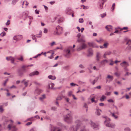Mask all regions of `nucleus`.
Instances as JSON below:
<instances>
[{
    "mask_svg": "<svg viewBox=\"0 0 131 131\" xmlns=\"http://www.w3.org/2000/svg\"><path fill=\"white\" fill-rule=\"evenodd\" d=\"M75 123L77 124L71 127L70 129V131H77L79 128L81 124V121L79 120H78L76 121Z\"/></svg>",
    "mask_w": 131,
    "mask_h": 131,
    "instance_id": "f257e3e1",
    "label": "nucleus"
},
{
    "mask_svg": "<svg viewBox=\"0 0 131 131\" xmlns=\"http://www.w3.org/2000/svg\"><path fill=\"white\" fill-rule=\"evenodd\" d=\"M64 121L68 123H70L72 121V116L71 113L67 114L64 116Z\"/></svg>",
    "mask_w": 131,
    "mask_h": 131,
    "instance_id": "f03ea898",
    "label": "nucleus"
},
{
    "mask_svg": "<svg viewBox=\"0 0 131 131\" xmlns=\"http://www.w3.org/2000/svg\"><path fill=\"white\" fill-rule=\"evenodd\" d=\"M104 117L106 118V120L104 122V124L106 126L112 128H114L115 127V125L114 124L109 122L110 121V119L109 118H107L106 117Z\"/></svg>",
    "mask_w": 131,
    "mask_h": 131,
    "instance_id": "7ed1b4c3",
    "label": "nucleus"
},
{
    "mask_svg": "<svg viewBox=\"0 0 131 131\" xmlns=\"http://www.w3.org/2000/svg\"><path fill=\"white\" fill-rule=\"evenodd\" d=\"M74 51V49L72 47H69L65 50V56L67 58L69 57L71 55V52H73Z\"/></svg>",
    "mask_w": 131,
    "mask_h": 131,
    "instance_id": "20e7f679",
    "label": "nucleus"
},
{
    "mask_svg": "<svg viewBox=\"0 0 131 131\" xmlns=\"http://www.w3.org/2000/svg\"><path fill=\"white\" fill-rule=\"evenodd\" d=\"M62 30L63 28L62 27L58 26L56 27V30L53 34L55 35H59L62 33Z\"/></svg>",
    "mask_w": 131,
    "mask_h": 131,
    "instance_id": "39448f33",
    "label": "nucleus"
},
{
    "mask_svg": "<svg viewBox=\"0 0 131 131\" xmlns=\"http://www.w3.org/2000/svg\"><path fill=\"white\" fill-rule=\"evenodd\" d=\"M8 128L9 130L11 129L12 131H17V130L16 126L12 124H9L8 125Z\"/></svg>",
    "mask_w": 131,
    "mask_h": 131,
    "instance_id": "423d86ee",
    "label": "nucleus"
},
{
    "mask_svg": "<svg viewBox=\"0 0 131 131\" xmlns=\"http://www.w3.org/2000/svg\"><path fill=\"white\" fill-rule=\"evenodd\" d=\"M78 41L79 42L82 43V45L81 47L82 49H84L86 47V45L84 43L85 42V40L82 39H79L78 40Z\"/></svg>",
    "mask_w": 131,
    "mask_h": 131,
    "instance_id": "0eeeda50",
    "label": "nucleus"
},
{
    "mask_svg": "<svg viewBox=\"0 0 131 131\" xmlns=\"http://www.w3.org/2000/svg\"><path fill=\"white\" fill-rule=\"evenodd\" d=\"M46 54H51V56H48V57L49 58L51 59L53 58V55L54 53L52 51H50L47 52H45L43 53V54L45 55V56L46 57L47 55Z\"/></svg>",
    "mask_w": 131,
    "mask_h": 131,
    "instance_id": "6e6552de",
    "label": "nucleus"
},
{
    "mask_svg": "<svg viewBox=\"0 0 131 131\" xmlns=\"http://www.w3.org/2000/svg\"><path fill=\"white\" fill-rule=\"evenodd\" d=\"M120 65L122 67H124L125 68H126L129 66L128 63L125 61H124L120 64Z\"/></svg>",
    "mask_w": 131,
    "mask_h": 131,
    "instance_id": "1a4fd4ad",
    "label": "nucleus"
},
{
    "mask_svg": "<svg viewBox=\"0 0 131 131\" xmlns=\"http://www.w3.org/2000/svg\"><path fill=\"white\" fill-rule=\"evenodd\" d=\"M89 123L91 124V127L93 129L97 128L98 126L96 125L92 121H89Z\"/></svg>",
    "mask_w": 131,
    "mask_h": 131,
    "instance_id": "9d476101",
    "label": "nucleus"
},
{
    "mask_svg": "<svg viewBox=\"0 0 131 131\" xmlns=\"http://www.w3.org/2000/svg\"><path fill=\"white\" fill-rule=\"evenodd\" d=\"M73 10L70 8H67L66 10V13L70 15L71 13H73Z\"/></svg>",
    "mask_w": 131,
    "mask_h": 131,
    "instance_id": "9b49d317",
    "label": "nucleus"
},
{
    "mask_svg": "<svg viewBox=\"0 0 131 131\" xmlns=\"http://www.w3.org/2000/svg\"><path fill=\"white\" fill-rule=\"evenodd\" d=\"M6 59L8 61H11V62L13 63H14V61L15 60L14 58L12 57H6Z\"/></svg>",
    "mask_w": 131,
    "mask_h": 131,
    "instance_id": "f8f14e48",
    "label": "nucleus"
},
{
    "mask_svg": "<svg viewBox=\"0 0 131 131\" xmlns=\"http://www.w3.org/2000/svg\"><path fill=\"white\" fill-rule=\"evenodd\" d=\"M50 131H61V129L57 127H54L51 129Z\"/></svg>",
    "mask_w": 131,
    "mask_h": 131,
    "instance_id": "ddd939ff",
    "label": "nucleus"
},
{
    "mask_svg": "<svg viewBox=\"0 0 131 131\" xmlns=\"http://www.w3.org/2000/svg\"><path fill=\"white\" fill-rule=\"evenodd\" d=\"M22 38V36L21 35L15 36L13 37L14 40H15L16 41Z\"/></svg>",
    "mask_w": 131,
    "mask_h": 131,
    "instance_id": "4468645a",
    "label": "nucleus"
},
{
    "mask_svg": "<svg viewBox=\"0 0 131 131\" xmlns=\"http://www.w3.org/2000/svg\"><path fill=\"white\" fill-rule=\"evenodd\" d=\"M29 82V80H27V81H26V80L24 79L22 81L21 83H23L25 85V86L26 87L28 85V83Z\"/></svg>",
    "mask_w": 131,
    "mask_h": 131,
    "instance_id": "2eb2a0df",
    "label": "nucleus"
},
{
    "mask_svg": "<svg viewBox=\"0 0 131 131\" xmlns=\"http://www.w3.org/2000/svg\"><path fill=\"white\" fill-rule=\"evenodd\" d=\"M39 74V72L37 71H36L29 74L30 76H32L35 75H37Z\"/></svg>",
    "mask_w": 131,
    "mask_h": 131,
    "instance_id": "dca6fc26",
    "label": "nucleus"
},
{
    "mask_svg": "<svg viewBox=\"0 0 131 131\" xmlns=\"http://www.w3.org/2000/svg\"><path fill=\"white\" fill-rule=\"evenodd\" d=\"M93 51L91 49H89L88 51V56H90L92 55Z\"/></svg>",
    "mask_w": 131,
    "mask_h": 131,
    "instance_id": "f3484780",
    "label": "nucleus"
},
{
    "mask_svg": "<svg viewBox=\"0 0 131 131\" xmlns=\"http://www.w3.org/2000/svg\"><path fill=\"white\" fill-rule=\"evenodd\" d=\"M106 28L108 31H111L112 30V27L111 25H108L105 27Z\"/></svg>",
    "mask_w": 131,
    "mask_h": 131,
    "instance_id": "a211bd4d",
    "label": "nucleus"
},
{
    "mask_svg": "<svg viewBox=\"0 0 131 131\" xmlns=\"http://www.w3.org/2000/svg\"><path fill=\"white\" fill-rule=\"evenodd\" d=\"M41 91L39 89H37L35 91V94L36 95H38L41 93Z\"/></svg>",
    "mask_w": 131,
    "mask_h": 131,
    "instance_id": "6ab92c4d",
    "label": "nucleus"
},
{
    "mask_svg": "<svg viewBox=\"0 0 131 131\" xmlns=\"http://www.w3.org/2000/svg\"><path fill=\"white\" fill-rule=\"evenodd\" d=\"M46 98V95L45 94H43L39 98V99L41 101H43Z\"/></svg>",
    "mask_w": 131,
    "mask_h": 131,
    "instance_id": "aec40b11",
    "label": "nucleus"
},
{
    "mask_svg": "<svg viewBox=\"0 0 131 131\" xmlns=\"http://www.w3.org/2000/svg\"><path fill=\"white\" fill-rule=\"evenodd\" d=\"M112 54V53L110 51H108L106 52L104 54L103 57L104 58H105L106 57V55H109Z\"/></svg>",
    "mask_w": 131,
    "mask_h": 131,
    "instance_id": "412c9836",
    "label": "nucleus"
},
{
    "mask_svg": "<svg viewBox=\"0 0 131 131\" xmlns=\"http://www.w3.org/2000/svg\"><path fill=\"white\" fill-rule=\"evenodd\" d=\"M101 57V54L99 52H97L96 54V59L97 61H99Z\"/></svg>",
    "mask_w": 131,
    "mask_h": 131,
    "instance_id": "4be33fe9",
    "label": "nucleus"
},
{
    "mask_svg": "<svg viewBox=\"0 0 131 131\" xmlns=\"http://www.w3.org/2000/svg\"><path fill=\"white\" fill-rule=\"evenodd\" d=\"M48 78L52 80H54L56 79V77L55 76H53L51 75L49 76Z\"/></svg>",
    "mask_w": 131,
    "mask_h": 131,
    "instance_id": "5701e85b",
    "label": "nucleus"
},
{
    "mask_svg": "<svg viewBox=\"0 0 131 131\" xmlns=\"http://www.w3.org/2000/svg\"><path fill=\"white\" fill-rule=\"evenodd\" d=\"M101 111L100 110L96 109V114L97 115H100V112Z\"/></svg>",
    "mask_w": 131,
    "mask_h": 131,
    "instance_id": "b1692460",
    "label": "nucleus"
},
{
    "mask_svg": "<svg viewBox=\"0 0 131 131\" xmlns=\"http://www.w3.org/2000/svg\"><path fill=\"white\" fill-rule=\"evenodd\" d=\"M63 97H64V96L63 95H61L60 96H59L57 98V101L61 100Z\"/></svg>",
    "mask_w": 131,
    "mask_h": 131,
    "instance_id": "393cba45",
    "label": "nucleus"
},
{
    "mask_svg": "<svg viewBox=\"0 0 131 131\" xmlns=\"http://www.w3.org/2000/svg\"><path fill=\"white\" fill-rule=\"evenodd\" d=\"M54 84L53 83H50L49 84V86L50 88L51 89H53V86H54Z\"/></svg>",
    "mask_w": 131,
    "mask_h": 131,
    "instance_id": "a878e982",
    "label": "nucleus"
},
{
    "mask_svg": "<svg viewBox=\"0 0 131 131\" xmlns=\"http://www.w3.org/2000/svg\"><path fill=\"white\" fill-rule=\"evenodd\" d=\"M125 41H127V42L126 43V44H131V40H128L127 38H126L125 39Z\"/></svg>",
    "mask_w": 131,
    "mask_h": 131,
    "instance_id": "bb28decb",
    "label": "nucleus"
},
{
    "mask_svg": "<svg viewBox=\"0 0 131 131\" xmlns=\"http://www.w3.org/2000/svg\"><path fill=\"white\" fill-rule=\"evenodd\" d=\"M106 97L105 96L103 95L102 96L101 98L100 99V101L101 102L103 101L104 99H106Z\"/></svg>",
    "mask_w": 131,
    "mask_h": 131,
    "instance_id": "cd10ccee",
    "label": "nucleus"
},
{
    "mask_svg": "<svg viewBox=\"0 0 131 131\" xmlns=\"http://www.w3.org/2000/svg\"><path fill=\"white\" fill-rule=\"evenodd\" d=\"M88 44L89 46L93 47H95L97 48L98 47V46H96L94 47V43H89Z\"/></svg>",
    "mask_w": 131,
    "mask_h": 131,
    "instance_id": "c85d7f7f",
    "label": "nucleus"
},
{
    "mask_svg": "<svg viewBox=\"0 0 131 131\" xmlns=\"http://www.w3.org/2000/svg\"><path fill=\"white\" fill-rule=\"evenodd\" d=\"M108 62V61L106 60H104L101 62V63L103 64H104L106 63H107Z\"/></svg>",
    "mask_w": 131,
    "mask_h": 131,
    "instance_id": "c756f323",
    "label": "nucleus"
},
{
    "mask_svg": "<svg viewBox=\"0 0 131 131\" xmlns=\"http://www.w3.org/2000/svg\"><path fill=\"white\" fill-rule=\"evenodd\" d=\"M106 78L108 79H109L112 81L113 80V77L112 76L108 75Z\"/></svg>",
    "mask_w": 131,
    "mask_h": 131,
    "instance_id": "7c9ffc66",
    "label": "nucleus"
},
{
    "mask_svg": "<svg viewBox=\"0 0 131 131\" xmlns=\"http://www.w3.org/2000/svg\"><path fill=\"white\" fill-rule=\"evenodd\" d=\"M29 3L26 1H24L22 4V5L23 6L24 5H25L26 6H27L28 4Z\"/></svg>",
    "mask_w": 131,
    "mask_h": 131,
    "instance_id": "2f4dec72",
    "label": "nucleus"
},
{
    "mask_svg": "<svg viewBox=\"0 0 131 131\" xmlns=\"http://www.w3.org/2000/svg\"><path fill=\"white\" fill-rule=\"evenodd\" d=\"M109 44L107 42H105V43L103 45V46H104V48H106L107 47V46Z\"/></svg>",
    "mask_w": 131,
    "mask_h": 131,
    "instance_id": "473e14b6",
    "label": "nucleus"
},
{
    "mask_svg": "<svg viewBox=\"0 0 131 131\" xmlns=\"http://www.w3.org/2000/svg\"><path fill=\"white\" fill-rule=\"evenodd\" d=\"M27 67V66H22L21 68L22 70L23 71H25L26 69V68Z\"/></svg>",
    "mask_w": 131,
    "mask_h": 131,
    "instance_id": "72a5a7b5",
    "label": "nucleus"
},
{
    "mask_svg": "<svg viewBox=\"0 0 131 131\" xmlns=\"http://www.w3.org/2000/svg\"><path fill=\"white\" fill-rule=\"evenodd\" d=\"M84 106L85 108H86V112H87V111H88V106H87V104L86 103H84Z\"/></svg>",
    "mask_w": 131,
    "mask_h": 131,
    "instance_id": "f704fd0d",
    "label": "nucleus"
},
{
    "mask_svg": "<svg viewBox=\"0 0 131 131\" xmlns=\"http://www.w3.org/2000/svg\"><path fill=\"white\" fill-rule=\"evenodd\" d=\"M114 74L117 77H119L120 75V74L118 72H116L114 73Z\"/></svg>",
    "mask_w": 131,
    "mask_h": 131,
    "instance_id": "c9c22d12",
    "label": "nucleus"
},
{
    "mask_svg": "<svg viewBox=\"0 0 131 131\" xmlns=\"http://www.w3.org/2000/svg\"><path fill=\"white\" fill-rule=\"evenodd\" d=\"M6 35V33L5 32H3L1 33V34L0 35L1 36L3 37L4 36Z\"/></svg>",
    "mask_w": 131,
    "mask_h": 131,
    "instance_id": "e433bc0d",
    "label": "nucleus"
},
{
    "mask_svg": "<svg viewBox=\"0 0 131 131\" xmlns=\"http://www.w3.org/2000/svg\"><path fill=\"white\" fill-rule=\"evenodd\" d=\"M112 115L115 119H117L118 118V116H117L115 115V113H113Z\"/></svg>",
    "mask_w": 131,
    "mask_h": 131,
    "instance_id": "4c0bfd02",
    "label": "nucleus"
},
{
    "mask_svg": "<svg viewBox=\"0 0 131 131\" xmlns=\"http://www.w3.org/2000/svg\"><path fill=\"white\" fill-rule=\"evenodd\" d=\"M4 111V109L2 106H0V112H3Z\"/></svg>",
    "mask_w": 131,
    "mask_h": 131,
    "instance_id": "58836bf2",
    "label": "nucleus"
},
{
    "mask_svg": "<svg viewBox=\"0 0 131 131\" xmlns=\"http://www.w3.org/2000/svg\"><path fill=\"white\" fill-rule=\"evenodd\" d=\"M17 59L20 61H23V58L22 56H21L20 58H18Z\"/></svg>",
    "mask_w": 131,
    "mask_h": 131,
    "instance_id": "ea45409f",
    "label": "nucleus"
},
{
    "mask_svg": "<svg viewBox=\"0 0 131 131\" xmlns=\"http://www.w3.org/2000/svg\"><path fill=\"white\" fill-rule=\"evenodd\" d=\"M79 22L81 23H83V19L82 18H80L79 20Z\"/></svg>",
    "mask_w": 131,
    "mask_h": 131,
    "instance_id": "a19ab883",
    "label": "nucleus"
},
{
    "mask_svg": "<svg viewBox=\"0 0 131 131\" xmlns=\"http://www.w3.org/2000/svg\"><path fill=\"white\" fill-rule=\"evenodd\" d=\"M130 129L129 127H126L124 129V130L126 131H130Z\"/></svg>",
    "mask_w": 131,
    "mask_h": 131,
    "instance_id": "79ce46f5",
    "label": "nucleus"
},
{
    "mask_svg": "<svg viewBox=\"0 0 131 131\" xmlns=\"http://www.w3.org/2000/svg\"><path fill=\"white\" fill-rule=\"evenodd\" d=\"M96 40L97 42L99 43H100L103 41V40L102 39H100L99 40Z\"/></svg>",
    "mask_w": 131,
    "mask_h": 131,
    "instance_id": "37998d69",
    "label": "nucleus"
},
{
    "mask_svg": "<svg viewBox=\"0 0 131 131\" xmlns=\"http://www.w3.org/2000/svg\"><path fill=\"white\" fill-rule=\"evenodd\" d=\"M33 117H31L30 118H29L27 120V121H32L33 120Z\"/></svg>",
    "mask_w": 131,
    "mask_h": 131,
    "instance_id": "c03bdc74",
    "label": "nucleus"
},
{
    "mask_svg": "<svg viewBox=\"0 0 131 131\" xmlns=\"http://www.w3.org/2000/svg\"><path fill=\"white\" fill-rule=\"evenodd\" d=\"M82 49H82V47L81 46V47H79L77 49V51H80Z\"/></svg>",
    "mask_w": 131,
    "mask_h": 131,
    "instance_id": "a18cd8bd",
    "label": "nucleus"
},
{
    "mask_svg": "<svg viewBox=\"0 0 131 131\" xmlns=\"http://www.w3.org/2000/svg\"><path fill=\"white\" fill-rule=\"evenodd\" d=\"M115 3H113V4L111 8L112 9V11H113L114 10V9L115 8Z\"/></svg>",
    "mask_w": 131,
    "mask_h": 131,
    "instance_id": "49530a36",
    "label": "nucleus"
},
{
    "mask_svg": "<svg viewBox=\"0 0 131 131\" xmlns=\"http://www.w3.org/2000/svg\"><path fill=\"white\" fill-rule=\"evenodd\" d=\"M70 85L72 86H74L75 85L78 86V85L77 84H75L73 83H70Z\"/></svg>",
    "mask_w": 131,
    "mask_h": 131,
    "instance_id": "de8ad7c7",
    "label": "nucleus"
},
{
    "mask_svg": "<svg viewBox=\"0 0 131 131\" xmlns=\"http://www.w3.org/2000/svg\"><path fill=\"white\" fill-rule=\"evenodd\" d=\"M72 92L71 91H70L68 93V95L69 96H70L71 95L72 96Z\"/></svg>",
    "mask_w": 131,
    "mask_h": 131,
    "instance_id": "09e8293b",
    "label": "nucleus"
},
{
    "mask_svg": "<svg viewBox=\"0 0 131 131\" xmlns=\"http://www.w3.org/2000/svg\"><path fill=\"white\" fill-rule=\"evenodd\" d=\"M32 39L34 40H35V42H36V38L35 37V36L34 35L33 36V35H32Z\"/></svg>",
    "mask_w": 131,
    "mask_h": 131,
    "instance_id": "8fccbe9b",
    "label": "nucleus"
},
{
    "mask_svg": "<svg viewBox=\"0 0 131 131\" xmlns=\"http://www.w3.org/2000/svg\"><path fill=\"white\" fill-rule=\"evenodd\" d=\"M17 1L18 0H13L12 1V3L14 4H15Z\"/></svg>",
    "mask_w": 131,
    "mask_h": 131,
    "instance_id": "3c124183",
    "label": "nucleus"
},
{
    "mask_svg": "<svg viewBox=\"0 0 131 131\" xmlns=\"http://www.w3.org/2000/svg\"><path fill=\"white\" fill-rule=\"evenodd\" d=\"M128 29V28L127 27H123L120 30H126V29Z\"/></svg>",
    "mask_w": 131,
    "mask_h": 131,
    "instance_id": "603ef678",
    "label": "nucleus"
},
{
    "mask_svg": "<svg viewBox=\"0 0 131 131\" xmlns=\"http://www.w3.org/2000/svg\"><path fill=\"white\" fill-rule=\"evenodd\" d=\"M94 99L95 98L94 97L92 98L91 99V101L92 103H93L94 102L95 103L96 102L94 100Z\"/></svg>",
    "mask_w": 131,
    "mask_h": 131,
    "instance_id": "864d4df0",
    "label": "nucleus"
},
{
    "mask_svg": "<svg viewBox=\"0 0 131 131\" xmlns=\"http://www.w3.org/2000/svg\"><path fill=\"white\" fill-rule=\"evenodd\" d=\"M107 101L108 102H112V103H113V102H114V101H113V100L112 99H110L109 100H107Z\"/></svg>",
    "mask_w": 131,
    "mask_h": 131,
    "instance_id": "5fc2aeb1",
    "label": "nucleus"
},
{
    "mask_svg": "<svg viewBox=\"0 0 131 131\" xmlns=\"http://www.w3.org/2000/svg\"><path fill=\"white\" fill-rule=\"evenodd\" d=\"M48 32V30L46 28H44V32L45 33H47Z\"/></svg>",
    "mask_w": 131,
    "mask_h": 131,
    "instance_id": "6e6d98bb",
    "label": "nucleus"
},
{
    "mask_svg": "<svg viewBox=\"0 0 131 131\" xmlns=\"http://www.w3.org/2000/svg\"><path fill=\"white\" fill-rule=\"evenodd\" d=\"M110 61L111 62L110 63V64L111 65H112L114 64V62L112 60H110Z\"/></svg>",
    "mask_w": 131,
    "mask_h": 131,
    "instance_id": "4d7b16f0",
    "label": "nucleus"
},
{
    "mask_svg": "<svg viewBox=\"0 0 131 131\" xmlns=\"http://www.w3.org/2000/svg\"><path fill=\"white\" fill-rule=\"evenodd\" d=\"M42 53H43V52H42L41 54H38L36 56L34 57L33 58H37V57H38V56H40L41 55V54H42Z\"/></svg>",
    "mask_w": 131,
    "mask_h": 131,
    "instance_id": "13d9d810",
    "label": "nucleus"
},
{
    "mask_svg": "<svg viewBox=\"0 0 131 131\" xmlns=\"http://www.w3.org/2000/svg\"><path fill=\"white\" fill-rule=\"evenodd\" d=\"M32 123V122H28L26 124V125H31Z\"/></svg>",
    "mask_w": 131,
    "mask_h": 131,
    "instance_id": "bf43d9fd",
    "label": "nucleus"
},
{
    "mask_svg": "<svg viewBox=\"0 0 131 131\" xmlns=\"http://www.w3.org/2000/svg\"><path fill=\"white\" fill-rule=\"evenodd\" d=\"M10 24V20H8L6 24L7 25H8Z\"/></svg>",
    "mask_w": 131,
    "mask_h": 131,
    "instance_id": "052dcab7",
    "label": "nucleus"
},
{
    "mask_svg": "<svg viewBox=\"0 0 131 131\" xmlns=\"http://www.w3.org/2000/svg\"><path fill=\"white\" fill-rule=\"evenodd\" d=\"M79 67L81 68H84V66L82 64H80L79 66Z\"/></svg>",
    "mask_w": 131,
    "mask_h": 131,
    "instance_id": "680f3d73",
    "label": "nucleus"
},
{
    "mask_svg": "<svg viewBox=\"0 0 131 131\" xmlns=\"http://www.w3.org/2000/svg\"><path fill=\"white\" fill-rule=\"evenodd\" d=\"M55 44V42H53L52 43H51L50 44L51 46H52Z\"/></svg>",
    "mask_w": 131,
    "mask_h": 131,
    "instance_id": "e2e57ef3",
    "label": "nucleus"
},
{
    "mask_svg": "<svg viewBox=\"0 0 131 131\" xmlns=\"http://www.w3.org/2000/svg\"><path fill=\"white\" fill-rule=\"evenodd\" d=\"M57 109V108L55 107H52L51 109L52 110H53L55 111Z\"/></svg>",
    "mask_w": 131,
    "mask_h": 131,
    "instance_id": "0e129e2a",
    "label": "nucleus"
},
{
    "mask_svg": "<svg viewBox=\"0 0 131 131\" xmlns=\"http://www.w3.org/2000/svg\"><path fill=\"white\" fill-rule=\"evenodd\" d=\"M93 69L94 70H98L99 69H98L97 68H96V67H95V66L93 67Z\"/></svg>",
    "mask_w": 131,
    "mask_h": 131,
    "instance_id": "69168bd1",
    "label": "nucleus"
},
{
    "mask_svg": "<svg viewBox=\"0 0 131 131\" xmlns=\"http://www.w3.org/2000/svg\"><path fill=\"white\" fill-rule=\"evenodd\" d=\"M40 112L44 113H46V111L44 110H41L40 111Z\"/></svg>",
    "mask_w": 131,
    "mask_h": 131,
    "instance_id": "338daca9",
    "label": "nucleus"
},
{
    "mask_svg": "<svg viewBox=\"0 0 131 131\" xmlns=\"http://www.w3.org/2000/svg\"><path fill=\"white\" fill-rule=\"evenodd\" d=\"M80 131H88L85 128L81 129L80 130Z\"/></svg>",
    "mask_w": 131,
    "mask_h": 131,
    "instance_id": "774afa93",
    "label": "nucleus"
}]
</instances>
